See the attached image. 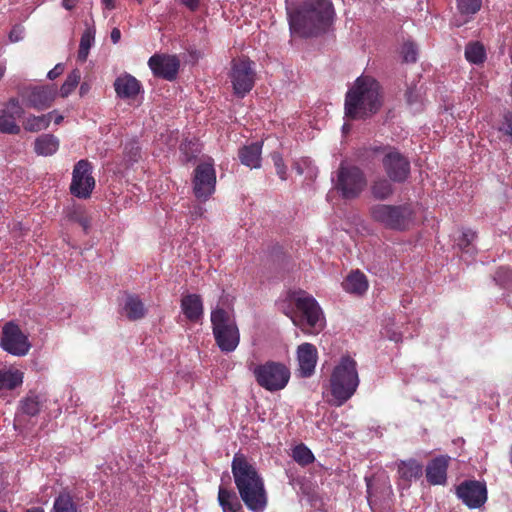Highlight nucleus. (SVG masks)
I'll list each match as a JSON object with an SVG mask.
<instances>
[{
  "label": "nucleus",
  "instance_id": "1",
  "mask_svg": "<svg viewBox=\"0 0 512 512\" xmlns=\"http://www.w3.org/2000/svg\"><path fill=\"white\" fill-rule=\"evenodd\" d=\"M335 16L330 0H306L298 8L288 12L292 33L308 38L325 33Z\"/></svg>",
  "mask_w": 512,
  "mask_h": 512
},
{
  "label": "nucleus",
  "instance_id": "2",
  "mask_svg": "<svg viewBox=\"0 0 512 512\" xmlns=\"http://www.w3.org/2000/svg\"><path fill=\"white\" fill-rule=\"evenodd\" d=\"M383 104L380 83L371 76H359L345 95V115L353 120L367 119Z\"/></svg>",
  "mask_w": 512,
  "mask_h": 512
},
{
  "label": "nucleus",
  "instance_id": "3",
  "mask_svg": "<svg viewBox=\"0 0 512 512\" xmlns=\"http://www.w3.org/2000/svg\"><path fill=\"white\" fill-rule=\"evenodd\" d=\"M235 485L244 504L254 512H263L267 505L264 482L257 469L245 455L236 453L232 461Z\"/></svg>",
  "mask_w": 512,
  "mask_h": 512
},
{
  "label": "nucleus",
  "instance_id": "4",
  "mask_svg": "<svg viewBox=\"0 0 512 512\" xmlns=\"http://www.w3.org/2000/svg\"><path fill=\"white\" fill-rule=\"evenodd\" d=\"M289 300L295 310L291 320L306 334H317L325 325V318L316 299L304 290L289 293Z\"/></svg>",
  "mask_w": 512,
  "mask_h": 512
},
{
  "label": "nucleus",
  "instance_id": "5",
  "mask_svg": "<svg viewBox=\"0 0 512 512\" xmlns=\"http://www.w3.org/2000/svg\"><path fill=\"white\" fill-rule=\"evenodd\" d=\"M359 385L357 363L349 356L341 358L330 377V391L337 406L342 405L356 392Z\"/></svg>",
  "mask_w": 512,
  "mask_h": 512
},
{
  "label": "nucleus",
  "instance_id": "6",
  "mask_svg": "<svg viewBox=\"0 0 512 512\" xmlns=\"http://www.w3.org/2000/svg\"><path fill=\"white\" fill-rule=\"evenodd\" d=\"M369 216L372 221L386 229L405 231L413 221L414 210L407 203L400 205L377 203L369 207Z\"/></svg>",
  "mask_w": 512,
  "mask_h": 512
},
{
  "label": "nucleus",
  "instance_id": "7",
  "mask_svg": "<svg viewBox=\"0 0 512 512\" xmlns=\"http://www.w3.org/2000/svg\"><path fill=\"white\" fill-rule=\"evenodd\" d=\"M211 325L215 343L223 353H231L240 343V332L234 318L224 308L211 311Z\"/></svg>",
  "mask_w": 512,
  "mask_h": 512
},
{
  "label": "nucleus",
  "instance_id": "8",
  "mask_svg": "<svg viewBox=\"0 0 512 512\" xmlns=\"http://www.w3.org/2000/svg\"><path fill=\"white\" fill-rule=\"evenodd\" d=\"M257 384L267 391L275 392L284 389L290 380V369L278 361H266L251 369Z\"/></svg>",
  "mask_w": 512,
  "mask_h": 512
},
{
  "label": "nucleus",
  "instance_id": "9",
  "mask_svg": "<svg viewBox=\"0 0 512 512\" xmlns=\"http://www.w3.org/2000/svg\"><path fill=\"white\" fill-rule=\"evenodd\" d=\"M367 184L364 172L357 166L341 164L337 171L336 189L344 199H355Z\"/></svg>",
  "mask_w": 512,
  "mask_h": 512
},
{
  "label": "nucleus",
  "instance_id": "10",
  "mask_svg": "<svg viewBox=\"0 0 512 512\" xmlns=\"http://www.w3.org/2000/svg\"><path fill=\"white\" fill-rule=\"evenodd\" d=\"M381 150L383 152L381 165L386 176L397 184L406 182L411 173L409 159L394 147H385Z\"/></svg>",
  "mask_w": 512,
  "mask_h": 512
},
{
  "label": "nucleus",
  "instance_id": "11",
  "mask_svg": "<svg viewBox=\"0 0 512 512\" xmlns=\"http://www.w3.org/2000/svg\"><path fill=\"white\" fill-rule=\"evenodd\" d=\"M93 166L87 159H81L73 167L69 186L71 195L79 199L90 198L96 181L92 175Z\"/></svg>",
  "mask_w": 512,
  "mask_h": 512
},
{
  "label": "nucleus",
  "instance_id": "12",
  "mask_svg": "<svg viewBox=\"0 0 512 512\" xmlns=\"http://www.w3.org/2000/svg\"><path fill=\"white\" fill-rule=\"evenodd\" d=\"M253 62L249 58L233 59L231 68V82L236 96L243 98L254 87L255 71Z\"/></svg>",
  "mask_w": 512,
  "mask_h": 512
},
{
  "label": "nucleus",
  "instance_id": "13",
  "mask_svg": "<svg viewBox=\"0 0 512 512\" xmlns=\"http://www.w3.org/2000/svg\"><path fill=\"white\" fill-rule=\"evenodd\" d=\"M0 346L4 351L15 356H25L31 348L28 336L13 321L3 326Z\"/></svg>",
  "mask_w": 512,
  "mask_h": 512
},
{
  "label": "nucleus",
  "instance_id": "14",
  "mask_svg": "<svg viewBox=\"0 0 512 512\" xmlns=\"http://www.w3.org/2000/svg\"><path fill=\"white\" fill-rule=\"evenodd\" d=\"M193 193L195 197L205 202L215 192L216 171L212 163L198 164L193 172Z\"/></svg>",
  "mask_w": 512,
  "mask_h": 512
},
{
  "label": "nucleus",
  "instance_id": "15",
  "mask_svg": "<svg viewBox=\"0 0 512 512\" xmlns=\"http://www.w3.org/2000/svg\"><path fill=\"white\" fill-rule=\"evenodd\" d=\"M148 66L155 77L173 81L177 77L180 61L174 55L154 54L149 58Z\"/></svg>",
  "mask_w": 512,
  "mask_h": 512
},
{
  "label": "nucleus",
  "instance_id": "16",
  "mask_svg": "<svg viewBox=\"0 0 512 512\" xmlns=\"http://www.w3.org/2000/svg\"><path fill=\"white\" fill-rule=\"evenodd\" d=\"M457 496L469 508H479L487 500L486 485L476 480L464 481L457 487Z\"/></svg>",
  "mask_w": 512,
  "mask_h": 512
},
{
  "label": "nucleus",
  "instance_id": "17",
  "mask_svg": "<svg viewBox=\"0 0 512 512\" xmlns=\"http://www.w3.org/2000/svg\"><path fill=\"white\" fill-rule=\"evenodd\" d=\"M318 351L311 343H302L297 348L298 372L303 378L311 377L315 372Z\"/></svg>",
  "mask_w": 512,
  "mask_h": 512
},
{
  "label": "nucleus",
  "instance_id": "18",
  "mask_svg": "<svg viewBox=\"0 0 512 512\" xmlns=\"http://www.w3.org/2000/svg\"><path fill=\"white\" fill-rule=\"evenodd\" d=\"M56 97V89L53 85L35 86L26 95V105L36 110L49 108Z\"/></svg>",
  "mask_w": 512,
  "mask_h": 512
},
{
  "label": "nucleus",
  "instance_id": "19",
  "mask_svg": "<svg viewBox=\"0 0 512 512\" xmlns=\"http://www.w3.org/2000/svg\"><path fill=\"white\" fill-rule=\"evenodd\" d=\"M113 86L117 97L121 99H135L142 88L140 81L128 73L117 77Z\"/></svg>",
  "mask_w": 512,
  "mask_h": 512
},
{
  "label": "nucleus",
  "instance_id": "20",
  "mask_svg": "<svg viewBox=\"0 0 512 512\" xmlns=\"http://www.w3.org/2000/svg\"><path fill=\"white\" fill-rule=\"evenodd\" d=\"M449 456H439L431 460L426 467L427 481L432 485H445L447 481V469Z\"/></svg>",
  "mask_w": 512,
  "mask_h": 512
},
{
  "label": "nucleus",
  "instance_id": "21",
  "mask_svg": "<svg viewBox=\"0 0 512 512\" xmlns=\"http://www.w3.org/2000/svg\"><path fill=\"white\" fill-rule=\"evenodd\" d=\"M181 310L185 317L194 323H197L204 313L203 302L198 294H187L181 299Z\"/></svg>",
  "mask_w": 512,
  "mask_h": 512
},
{
  "label": "nucleus",
  "instance_id": "22",
  "mask_svg": "<svg viewBox=\"0 0 512 512\" xmlns=\"http://www.w3.org/2000/svg\"><path fill=\"white\" fill-rule=\"evenodd\" d=\"M262 146V142H254L240 148L238 151L240 162L251 169L260 168L262 160Z\"/></svg>",
  "mask_w": 512,
  "mask_h": 512
},
{
  "label": "nucleus",
  "instance_id": "23",
  "mask_svg": "<svg viewBox=\"0 0 512 512\" xmlns=\"http://www.w3.org/2000/svg\"><path fill=\"white\" fill-rule=\"evenodd\" d=\"M393 183L387 176L377 177L372 181L370 186V192L373 198L379 201H385L394 194Z\"/></svg>",
  "mask_w": 512,
  "mask_h": 512
},
{
  "label": "nucleus",
  "instance_id": "24",
  "mask_svg": "<svg viewBox=\"0 0 512 512\" xmlns=\"http://www.w3.org/2000/svg\"><path fill=\"white\" fill-rule=\"evenodd\" d=\"M342 286L345 291L362 295L368 289V281L366 276L360 272L359 270L350 273L346 279L343 281Z\"/></svg>",
  "mask_w": 512,
  "mask_h": 512
},
{
  "label": "nucleus",
  "instance_id": "25",
  "mask_svg": "<svg viewBox=\"0 0 512 512\" xmlns=\"http://www.w3.org/2000/svg\"><path fill=\"white\" fill-rule=\"evenodd\" d=\"M59 149V140L52 134H42L35 139L34 151L40 156H51Z\"/></svg>",
  "mask_w": 512,
  "mask_h": 512
},
{
  "label": "nucleus",
  "instance_id": "26",
  "mask_svg": "<svg viewBox=\"0 0 512 512\" xmlns=\"http://www.w3.org/2000/svg\"><path fill=\"white\" fill-rule=\"evenodd\" d=\"M55 113V111H52L40 116L30 115L24 120L23 127L29 132H39L44 130L50 125Z\"/></svg>",
  "mask_w": 512,
  "mask_h": 512
},
{
  "label": "nucleus",
  "instance_id": "27",
  "mask_svg": "<svg viewBox=\"0 0 512 512\" xmlns=\"http://www.w3.org/2000/svg\"><path fill=\"white\" fill-rule=\"evenodd\" d=\"M482 6V0H457V10L462 17L465 19L461 22H455L456 26L468 22L473 15H475Z\"/></svg>",
  "mask_w": 512,
  "mask_h": 512
},
{
  "label": "nucleus",
  "instance_id": "28",
  "mask_svg": "<svg viewBox=\"0 0 512 512\" xmlns=\"http://www.w3.org/2000/svg\"><path fill=\"white\" fill-rule=\"evenodd\" d=\"M23 383V373L19 370L0 369V390H14Z\"/></svg>",
  "mask_w": 512,
  "mask_h": 512
},
{
  "label": "nucleus",
  "instance_id": "29",
  "mask_svg": "<svg viewBox=\"0 0 512 512\" xmlns=\"http://www.w3.org/2000/svg\"><path fill=\"white\" fill-rule=\"evenodd\" d=\"M423 467L422 465L414 460L410 459L408 461H401L398 464V472L400 477L405 480H412L421 477Z\"/></svg>",
  "mask_w": 512,
  "mask_h": 512
},
{
  "label": "nucleus",
  "instance_id": "30",
  "mask_svg": "<svg viewBox=\"0 0 512 512\" xmlns=\"http://www.w3.org/2000/svg\"><path fill=\"white\" fill-rule=\"evenodd\" d=\"M218 501L223 509V512H237L241 507L236 494L229 491L222 486L219 487Z\"/></svg>",
  "mask_w": 512,
  "mask_h": 512
},
{
  "label": "nucleus",
  "instance_id": "31",
  "mask_svg": "<svg viewBox=\"0 0 512 512\" xmlns=\"http://www.w3.org/2000/svg\"><path fill=\"white\" fill-rule=\"evenodd\" d=\"M124 309L129 320L135 321L145 316V307L138 296L129 295L126 299Z\"/></svg>",
  "mask_w": 512,
  "mask_h": 512
},
{
  "label": "nucleus",
  "instance_id": "32",
  "mask_svg": "<svg viewBox=\"0 0 512 512\" xmlns=\"http://www.w3.org/2000/svg\"><path fill=\"white\" fill-rule=\"evenodd\" d=\"M465 58L472 64H482L486 59V51L480 42L468 43L465 48Z\"/></svg>",
  "mask_w": 512,
  "mask_h": 512
},
{
  "label": "nucleus",
  "instance_id": "33",
  "mask_svg": "<svg viewBox=\"0 0 512 512\" xmlns=\"http://www.w3.org/2000/svg\"><path fill=\"white\" fill-rule=\"evenodd\" d=\"M95 39V30L94 28L88 27L83 32L80 44H79V50H78V59L82 62L86 61L89 50L94 42Z\"/></svg>",
  "mask_w": 512,
  "mask_h": 512
},
{
  "label": "nucleus",
  "instance_id": "34",
  "mask_svg": "<svg viewBox=\"0 0 512 512\" xmlns=\"http://www.w3.org/2000/svg\"><path fill=\"white\" fill-rule=\"evenodd\" d=\"M21 413L25 416H36L41 412V403L36 395H28L21 401Z\"/></svg>",
  "mask_w": 512,
  "mask_h": 512
},
{
  "label": "nucleus",
  "instance_id": "35",
  "mask_svg": "<svg viewBox=\"0 0 512 512\" xmlns=\"http://www.w3.org/2000/svg\"><path fill=\"white\" fill-rule=\"evenodd\" d=\"M81 79V72L79 69L72 70L66 77V80L60 88V95L63 98L68 97L71 92L77 87Z\"/></svg>",
  "mask_w": 512,
  "mask_h": 512
},
{
  "label": "nucleus",
  "instance_id": "36",
  "mask_svg": "<svg viewBox=\"0 0 512 512\" xmlns=\"http://www.w3.org/2000/svg\"><path fill=\"white\" fill-rule=\"evenodd\" d=\"M54 512H77L76 504L68 493L60 494L54 501Z\"/></svg>",
  "mask_w": 512,
  "mask_h": 512
},
{
  "label": "nucleus",
  "instance_id": "37",
  "mask_svg": "<svg viewBox=\"0 0 512 512\" xmlns=\"http://www.w3.org/2000/svg\"><path fill=\"white\" fill-rule=\"evenodd\" d=\"M293 459L300 465L305 466L314 461V455L304 444L297 445L292 450Z\"/></svg>",
  "mask_w": 512,
  "mask_h": 512
},
{
  "label": "nucleus",
  "instance_id": "38",
  "mask_svg": "<svg viewBox=\"0 0 512 512\" xmlns=\"http://www.w3.org/2000/svg\"><path fill=\"white\" fill-rule=\"evenodd\" d=\"M67 217L70 221L78 223L85 233L88 232L91 221L82 208H73L67 213Z\"/></svg>",
  "mask_w": 512,
  "mask_h": 512
},
{
  "label": "nucleus",
  "instance_id": "39",
  "mask_svg": "<svg viewBox=\"0 0 512 512\" xmlns=\"http://www.w3.org/2000/svg\"><path fill=\"white\" fill-rule=\"evenodd\" d=\"M0 131L7 134L20 133V126L17 125L13 116L8 115L7 111H2L0 114Z\"/></svg>",
  "mask_w": 512,
  "mask_h": 512
},
{
  "label": "nucleus",
  "instance_id": "40",
  "mask_svg": "<svg viewBox=\"0 0 512 512\" xmlns=\"http://www.w3.org/2000/svg\"><path fill=\"white\" fill-rule=\"evenodd\" d=\"M476 238V233L472 230H466L462 233L458 241V246L463 253L473 255L475 253V247L472 242Z\"/></svg>",
  "mask_w": 512,
  "mask_h": 512
},
{
  "label": "nucleus",
  "instance_id": "41",
  "mask_svg": "<svg viewBox=\"0 0 512 512\" xmlns=\"http://www.w3.org/2000/svg\"><path fill=\"white\" fill-rule=\"evenodd\" d=\"M402 59L406 63H415L418 57L417 45L412 41H406L401 47Z\"/></svg>",
  "mask_w": 512,
  "mask_h": 512
},
{
  "label": "nucleus",
  "instance_id": "42",
  "mask_svg": "<svg viewBox=\"0 0 512 512\" xmlns=\"http://www.w3.org/2000/svg\"><path fill=\"white\" fill-rule=\"evenodd\" d=\"M497 284L507 287L512 282V269L509 267H499L494 275Z\"/></svg>",
  "mask_w": 512,
  "mask_h": 512
},
{
  "label": "nucleus",
  "instance_id": "43",
  "mask_svg": "<svg viewBox=\"0 0 512 512\" xmlns=\"http://www.w3.org/2000/svg\"><path fill=\"white\" fill-rule=\"evenodd\" d=\"M271 158L274 163L277 175L280 177L281 180H286L287 167L284 163L282 155L279 152H273Z\"/></svg>",
  "mask_w": 512,
  "mask_h": 512
},
{
  "label": "nucleus",
  "instance_id": "44",
  "mask_svg": "<svg viewBox=\"0 0 512 512\" xmlns=\"http://www.w3.org/2000/svg\"><path fill=\"white\" fill-rule=\"evenodd\" d=\"M3 111H7L8 115L13 116L15 120L20 118L24 113V110L17 99H10Z\"/></svg>",
  "mask_w": 512,
  "mask_h": 512
},
{
  "label": "nucleus",
  "instance_id": "45",
  "mask_svg": "<svg viewBox=\"0 0 512 512\" xmlns=\"http://www.w3.org/2000/svg\"><path fill=\"white\" fill-rule=\"evenodd\" d=\"M24 27L22 25H15L9 33V39L11 42H18L23 38Z\"/></svg>",
  "mask_w": 512,
  "mask_h": 512
},
{
  "label": "nucleus",
  "instance_id": "46",
  "mask_svg": "<svg viewBox=\"0 0 512 512\" xmlns=\"http://www.w3.org/2000/svg\"><path fill=\"white\" fill-rule=\"evenodd\" d=\"M63 72H64V65L62 63H58L55 65V67L53 69H51L48 72L47 77L51 80H54L57 77H59Z\"/></svg>",
  "mask_w": 512,
  "mask_h": 512
},
{
  "label": "nucleus",
  "instance_id": "47",
  "mask_svg": "<svg viewBox=\"0 0 512 512\" xmlns=\"http://www.w3.org/2000/svg\"><path fill=\"white\" fill-rule=\"evenodd\" d=\"M140 156V149L138 146H135L134 144L131 145V148L129 150V158L132 161H137V158Z\"/></svg>",
  "mask_w": 512,
  "mask_h": 512
},
{
  "label": "nucleus",
  "instance_id": "48",
  "mask_svg": "<svg viewBox=\"0 0 512 512\" xmlns=\"http://www.w3.org/2000/svg\"><path fill=\"white\" fill-rule=\"evenodd\" d=\"M182 4L188 7L191 11H195L199 7V0H180Z\"/></svg>",
  "mask_w": 512,
  "mask_h": 512
},
{
  "label": "nucleus",
  "instance_id": "49",
  "mask_svg": "<svg viewBox=\"0 0 512 512\" xmlns=\"http://www.w3.org/2000/svg\"><path fill=\"white\" fill-rule=\"evenodd\" d=\"M110 37H111V41L114 44L118 43L120 41V39H121V31H120V29L113 28L112 31H111Z\"/></svg>",
  "mask_w": 512,
  "mask_h": 512
},
{
  "label": "nucleus",
  "instance_id": "50",
  "mask_svg": "<svg viewBox=\"0 0 512 512\" xmlns=\"http://www.w3.org/2000/svg\"><path fill=\"white\" fill-rule=\"evenodd\" d=\"M78 0H62V5L67 10H72L75 6Z\"/></svg>",
  "mask_w": 512,
  "mask_h": 512
},
{
  "label": "nucleus",
  "instance_id": "51",
  "mask_svg": "<svg viewBox=\"0 0 512 512\" xmlns=\"http://www.w3.org/2000/svg\"><path fill=\"white\" fill-rule=\"evenodd\" d=\"M102 3L105 5V7L109 10H112L115 8V4L113 0H102Z\"/></svg>",
  "mask_w": 512,
  "mask_h": 512
},
{
  "label": "nucleus",
  "instance_id": "52",
  "mask_svg": "<svg viewBox=\"0 0 512 512\" xmlns=\"http://www.w3.org/2000/svg\"><path fill=\"white\" fill-rule=\"evenodd\" d=\"M89 91V85L87 83H82L80 86V95L83 96Z\"/></svg>",
  "mask_w": 512,
  "mask_h": 512
},
{
  "label": "nucleus",
  "instance_id": "53",
  "mask_svg": "<svg viewBox=\"0 0 512 512\" xmlns=\"http://www.w3.org/2000/svg\"><path fill=\"white\" fill-rule=\"evenodd\" d=\"M63 121V116L62 115H56L55 118H54V123L56 125H59L61 122Z\"/></svg>",
  "mask_w": 512,
  "mask_h": 512
},
{
  "label": "nucleus",
  "instance_id": "54",
  "mask_svg": "<svg viewBox=\"0 0 512 512\" xmlns=\"http://www.w3.org/2000/svg\"><path fill=\"white\" fill-rule=\"evenodd\" d=\"M24 418H14L13 426L16 429L19 424H21V420Z\"/></svg>",
  "mask_w": 512,
  "mask_h": 512
},
{
  "label": "nucleus",
  "instance_id": "55",
  "mask_svg": "<svg viewBox=\"0 0 512 512\" xmlns=\"http://www.w3.org/2000/svg\"><path fill=\"white\" fill-rule=\"evenodd\" d=\"M97 418H92L91 421H89V418H85V424L87 425H93V426H96V424H94V420H96Z\"/></svg>",
  "mask_w": 512,
  "mask_h": 512
},
{
  "label": "nucleus",
  "instance_id": "56",
  "mask_svg": "<svg viewBox=\"0 0 512 512\" xmlns=\"http://www.w3.org/2000/svg\"><path fill=\"white\" fill-rule=\"evenodd\" d=\"M27 512H43V510L41 508H32L27 510Z\"/></svg>",
  "mask_w": 512,
  "mask_h": 512
},
{
  "label": "nucleus",
  "instance_id": "57",
  "mask_svg": "<svg viewBox=\"0 0 512 512\" xmlns=\"http://www.w3.org/2000/svg\"><path fill=\"white\" fill-rule=\"evenodd\" d=\"M198 209H199V211H198L197 213H198L199 215H201L202 207H199Z\"/></svg>",
  "mask_w": 512,
  "mask_h": 512
},
{
  "label": "nucleus",
  "instance_id": "58",
  "mask_svg": "<svg viewBox=\"0 0 512 512\" xmlns=\"http://www.w3.org/2000/svg\"><path fill=\"white\" fill-rule=\"evenodd\" d=\"M509 305L512 308V300L509 301Z\"/></svg>",
  "mask_w": 512,
  "mask_h": 512
},
{
  "label": "nucleus",
  "instance_id": "59",
  "mask_svg": "<svg viewBox=\"0 0 512 512\" xmlns=\"http://www.w3.org/2000/svg\"><path fill=\"white\" fill-rule=\"evenodd\" d=\"M0 512H7V511H6V510H2V509H0Z\"/></svg>",
  "mask_w": 512,
  "mask_h": 512
}]
</instances>
